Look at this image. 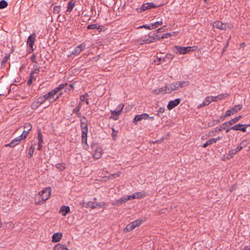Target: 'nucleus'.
I'll use <instances>...</instances> for the list:
<instances>
[{"mask_svg": "<svg viewBox=\"0 0 250 250\" xmlns=\"http://www.w3.org/2000/svg\"><path fill=\"white\" fill-rule=\"evenodd\" d=\"M243 125V127H241L240 131H242L243 132H245L246 131L247 127L248 126H250V125L245 124V125Z\"/></svg>", "mask_w": 250, "mask_h": 250, "instance_id": "09e8293b", "label": "nucleus"}, {"mask_svg": "<svg viewBox=\"0 0 250 250\" xmlns=\"http://www.w3.org/2000/svg\"><path fill=\"white\" fill-rule=\"evenodd\" d=\"M60 10V8L59 6H55L54 7V12H56L57 13H58L59 12Z\"/></svg>", "mask_w": 250, "mask_h": 250, "instance_id": "864d4df0", "label": "nucleus"}, {"mask_svg": "<svg viewBox=\"0 0 250 250\" xmlns=\"http://www.w3.org/2000/svg\"><path fill=\"white\" fill-rule=\"evenodd\" d=\"M135 195L136 196V199H141L145 197L146 194L142 192H137L135 193Z\"/></svg>", "mask_w": 250, "mask_h": 250, "instance_id": "c85d7f7f", "label": "nucleus"}, {"mask_svg": "<svg viewBox=\"0 0 250 250\" xmlns=\"http://www.w3.org/2000/svg\"><path fill=\"white\" fill-rule=\"evenodd\" d=\"M210 96H207L204 101L200 105H198L199 108H201L207 105H208L212 101Z\"/></svg>", "mask_w": 250, "mask_h": 250, "instance_id": "412c9836", "label": "nucleus"}, {"mask_svg": "<svg viewBox=\"0 0 250 250\" xmlns=\"http://www.w3.org/2000/svg\"><path fill=\"white\" fill-rule=\"evenodd\" d=\"M121 172L120 171H118V172H117L116 173L111 174L109 176V177L110 179H112V178H116L117 177H119L121 175Z\"/></svg>", "mask_w": 250, "mask_h": 250, "instance_id": "c03bdc74", "label": "nucleus"}, {"mask_svg": "<svg viewBox=\"0 0 250 250\" xmlns=\"http://www.w3.org/2000/svg\"><path fill=\"white\" fill-rule=\"evenodd\" d=\"M242 148H243V147H242V146L240 145H239V146H238L237 148L234 149H235V150H236V152H237L239 151L240 150H241Z\"/></svg>", "mask_w": 250, "mask_h": 250, "instance_id": "5fc2aeb1", "label": "nucleus"}, {"mask_svg": "<svg viewBox=\"0 0 250 250\" xmlns=\"http://www.w3.org/2000/svg\"><path fill=\"white\" fill-rule=\"evenodd\" d=\"M154 28H156L158 26L163 24L162 20L161 19L159 21H158L154 23H152Z\"/></svg>", "mask_w": 250, "mask_h": 250, "instance_id": "473e14b6", "label": "nucleus"}, {"mask_svg": "<svg viewBox=\"0 0 250 250\" xmlns=\"http://www.w3.org/2000/svg\"><path fill=\"white\" fill-rule=\"evenodd\" d=\"M62 236L61 232L55 233L52 236V241L53 242H58L60 241Z\"/></svg>", "mask_w": 250, "mask_h": 250, "instance_id": "aec40b11", "label": "nucleus"}, {"mask_svg": "<svg viewBox=\"0 0 250 250\" xmlns=\"http://www.w3.org/2000/svg\"><path fill=\"white\" fill-rule=\"evenodd\" d=\"M63 84H60L58 87L55 88L52 91L48 93V99L50 97H54L55 96L58 95L57 93L62 89L63 88Z\"/></svg>", "mask_w": 250, "mask_h": 250, "instance_id": "dca6fc26", "label": "nucleus"}, {"mask_svg": "<svg viewBox=\"0 0 250 250\" xmlns=\"http://www.w3.org/2000/svg\"><path fill=\"white\" fill-rule=\"evenodd\" d=\"M35 41V35L32 34L30 35L27 39V43L29 45V52H31L33 51V45Z\"/></svg>", "mask_w": 250, "mask_h": 250, "instance_id": "9d476101", "label": "nucleus"}, {"mask_svg": "<svg viewBox=\"0 0 250 250\" xmlns=\"http://www.w3.org/2000/svg\"><path fill=\"white\" fill-rule=\"evenodd\" d=\"M128 200L126 199V196L122 197L118 200L113 202L112 203V205L114 206H119L121 205L125 202H126Z\"/></svg>", "mask_w": 250, "mask_h": 250, "instance_id": "6ab92c4d", "label": "nucleus"}, {"mask_svg": "<svg viewBox=\"0 0 250 250\" xmlns=\"http://www.w3.org/2000/svg\"><path fill=\"white\" fill-rule=\"evenodd\" d=\"M22 140H24V139L21 135H20L13 139L9 144L6 145V146H9L12 147H15L18 145Z\"/></svg>", "mask_w": 250, "mask_h": 250, "instance_id": "9b49d317", "label": "nucleus"}, {"mask_svg": "<svg viewBox=\"0 0 250 250\" xmlns=\"http://www.w3.org/2000/svg\"><path fill=\"white\" fill-rule=\"evenodd\" d=\"M56 167L60 169L61 170L64 169L65 168V167L63 166L61 164H58Z\"/></svg>", "mask_w": 250, "mask_h": 250, "instance_id": "603ef678", "label": "nucleus"}, {"mask_svg": "<svg viewBox=\"0 0 250 250\" xmlns=\"http://www.w3.org/2000/svg\"><path fill=\"white\" fill-rule=\"evenodd\" d=\"M101 27L102 26L99 25V24H89L87 26V28L88 29H101Z\"/></svg>", "mask_w": 250, "mask_h": 250, "instance_id": "bb28decb", "label": "nucleus"}, {"mask_svg": "<svg viewBox=\"0 0 250 250\" xmlns=\"http://www.w3.org/2000/svg\"><path fill=\"white\" fill-rule=\"evenodd\" d=\"M161 36L160 35H157L156 36L155 38V41L156 40H160V39H162V38H161Z\"/></svg>", "mask_w": 250, "mask_h": 250, "instance_id": "bf43d9fd", "label": "nucleus"}, {"mask_svg": "<svg viewBox=\"0 0 250 250\" xmlns=\"http://www.w3.org/2000/svg\"><path fill=\"white\" fill-rule=\"evenodd\" d=\"M38 149L41 150L42 147V143H43L42 139V134L41 131L40 130H38Z\"/></svg>", "mask_w": 250, "mask_h": 250, "instance_id": "4be33fe9", "label": "nucleus"}, {"mask_svg": "<svg viewBox=\"0 0 250 250\" xmlns=\"http://www.w3.org/2000/svg\"><path fill=\"white\" fill-rule=\"evenodd\" d=\"M81 108V104L80 103L78 106L73 109V112L77 113L78 115H80L79 111Z\"/></svg>", "mask_w": 250, "mask_h": 250, "instance_id": "ea45409f", "label": "nucleus"}, {"mask_svg": "<svg viewBox=\"0 0 250 250\" xmlns=\"http://www.w3.org/2000/svg\"><path fill=\"white\" fill-rule=\"evenodd\" d=\"M50 189L51 188L49 187V188H48V191H49V194H48V199L49 198V196H50Z\"/></svg>", "mask_w": 250, "mask_h": 250, "instance_id": "680f3d73", "label": "nucleus"}, {"mask_svg": "<svg viewBox=\"0 0 250 250\" xmlns=\"http://www.w3.org/2000/svg\"><path fill=\"white\" fill-rule=\"evenodd\" d=\"M35 145L34 144L32 145H31V146L29 149L28 154L30 155V157H31L33 156V154L34 151V149H35Z\"/></svg>", "mask_w": 250, "mask_h": 250, "instance_id": "e433bc0d", "label": "nucleus"}, {"mask_svg": "<svg viewBox=\"0 0 250 250\" xmlns=\"http://www.w3.org/2000/svg\"><path fill=\"white\" fill-rule=\"evenodd\" d=\"M142 223V220H136L134 221L131 222V224L133 225V227L135 228L136 227L140 226Z\"/></svg>", "mask_w": 250, "mask_h": 250, "instance_id": "2f4dec72", "label": "nucleus"}, {"mask_svg": "<svg viewBox=\"0 0 250 250\" xmlns=\"http://www.w3.org/2000/svg\"><path fill=\"white\" fill-rule=\"evenodd\" d=\"M83 206L85 208H95L97 207L101 208L105 205V203L104 202L99 203V202H93L92 201H90L86 203H83Z\"/></svg>", "mask_w": 250, "mask_h": 250, "instance_id": "6e6552de", "label": "nucleus"}, {"mask_svg": "<svg viewBox=\"0 0 250 250\" xmlns=\"http://www.w3.org/2000/svg\"><path fill=\"white\" fill-rule=\"evenodd\" d=\"M214 143V140L213 138L210 139L208 140L203 146V147H206L208 146L211 145Z\"/></svg>", "mask_w": 250, "mask_h": 250, "instance_id": "c756f323", "label": "nucleus"}, {"mask_svg": "<svg viewBox=\"0 0 250 250\" xmlns=\"http://www.w3.org/2000/svg\"><path fill=\"white\" fill-rule=\"evenodd\" d=\"M142 27H144V28L148 29L149 30H151V29L154 28L152 23L150 25H145L140 26V28H142Z\"/></svg>", "mask_w": 250, "mask_h": 250, "instance_id": "49530a36", "label": "nucleus"}, {"mask_svg": "<svg viewBox=\"0 0 250 250\" xmlns=\"http://www.w3.org/2000/svg\"><path fill=\"white\" fill-rule=\"evenodd\" d=\"M222 130V126H221L219 128L216 127V128H215L214 132H217L218 131H221Z\"/></svg>", "mask_w": 250, "mask_h": 250, "instance_id": "6e6d98bb", "label": "nucleus"}, {"mask_svg": "<svg viewBox=\"0 0 250 250\" xmlns=\"http://www.w3.org/2000/svg\"><path fill=\"white\" fill-rule=\"evenodd\" d=\"M149 118V115L147 113H143L140 115H137L135 116L134 118V121L133 122L135 124H137L136 122L140 121L142 120H146Z\"/></svg>", "mask_w": 250, "mask_h": 250, "instance_id": "f8f14e48", "label": "nucleus"}, {"mask_svg": "<svg viewBox=\"0 0 250 250\" xmlns=\"http://www.w3.org/2000/svg\"><path fill=\"white\" fill-rule=\"evenodd\" d=\"M162 32V28H160L158 29H157V33H160V32Z\"/></svg>", "mask_w": 250, "mask_h": 250, "instance_id": "e2e57ef3", "label": "nucleus"}, {"mask_svg": "<svg viewBox=\"0 0 250 250\" xmlns=\"http://www.w3.org/2000/svg\"><path fill=\"white\" fill-rule=\"evenodd\" d=\"M211 97V101L212 102H217L218 100V97H217V96H210Z\"/></svg>", "mask_w": 250, "mask_h": 250, "instance_id": "3c124183", "label": "nucleus"}, {"mask_svg": "<svg viewBox=\"0 0 250 250\" xmlns=\"http://www.w3.org/2000/svg\"><path fill=\"white\" fill-rule=\"evenodd\" d=\"M45 189H43L42 191L40 192L39 193V195L36 197V198H38L39 200L41 198L42 199V202H43V201H45V200H47V198H45V199H44L42 197V194L45 192Z\"/></svg>", "mask_w": 250, "mask_h": 250, "instance_id": "7c9ffc66", "label": "nucleus"}, {"mask_svg": "<svg viewBox=\"0 0 250 250\" xmlns=\"http://www.w3.org/2000/svg\"><path fill=\"white\" fill-rule=\"evenodd\" d=\"M39 73V70L36 69L34 71H32L30 73V78L33 79V80H35L36 78L37 77Z\"/></svg>", "mask_w": 250, "mask_h": 250, "instance_id": "cd10ccee", "label": "nucleus"}, {"mask_svg": "<svg viewBox=\"0 0 250 250\" xmlns=\"http://www.w3.org/2000/svg\"><path fill=\"white\" fill-rule=\"evenodd\" d=\"M75 0H70L67 5V11L68 12H71L75 5Z\"/></svg>", "mask_w": 250, "mask_h": 250, "instance_id": "5701e85b", "label": "nucleus"}, {"mask_svg": "<svg viewBox=\"0 0 250 250\" xmlns=\"http://www.w3.org/2000/svg\"><path fill=\"white\" fill-rule=\"evenodd\" d=\"M103 153V150L102 147H98L94 151L93 156L94 158L98 159L102 157Z\"/></svg>", "mask_w": 250, "mask_h": 250, "instance_id": "a211bd4d", "label": "nucleus"}, {"mask_svg": "<svg viewBox=\"0 0 250 250\" xmlns=\"http://www.w3.org/2000/svg\"><path fill=\"white\" fill-rule=\"evenodd\" d=\"M126 199L128 200H131L134 199H136V196L135 195V193L132 194V195L126 196Z\"/></svg>", "mask_w": 250, "mask_h": 250, "instance_id": "8fccbe9b", "label": "nucleus"}, {"mask_svg": "<svg viewBox=\"0 0 250 250\" xmlns=\"http://www.w3.org/2000/svg\"><path fill=\"white\" fill-rule=\"evenodd\" d=\"M174 33H166L164 34L163 35L161 36V38L162 39H165V38H168L172 36V34H174Z\"/></svg>", "mask_w": 250, "mask_h": 250, "instance_id": "58836bf2", "label": "nucleus"}, {"mask_svg": "<svg viewBox=\"0 0 250 250\" xmlns=\"http://www.w3.org/2000/svg\"><path fill=\"white\" fill-rule=\"evenodd\" d=\"M7 6V2L4 0H2L0 1V9H3Z\"/></svg>", "mask_w": 250, "mask_h": 250, "instance_id": "c9c22d12", "label": "nucleus"}, {"mask_svg": "<svg viewBox=\"0 0 250 250\" xmlns=\"http://www.w3.org/2000/svg\"><path fill=\"white\" fill-rule=\"evenodd\" d=\"M189 85V82L188 81H181L174 82L170 84H167L163 87L158 89V92H164L165 93H170L173 91L178 90L179 89L187 86ZM157 91L156 90V92Z\"/></svg>", "mask_w": 250, "mask_h": 250, "instance_id": "f257e3e1", "label": "nucleus"}, {"mask_svg": "<svg viewBox=\"0 0 250 250\" xmlns=\"http://www.w3.org/2000/svg\"><path fill=\"white\" fill-rule=\"evenodd\" d=\"M222 128L223 129H227L228 128H229V124L228 123V122H225L224 124L222 125Z\"/></svg>", "mask_w": 250, "mask_h": 250, "instance_id": "37998d69", "label": "nucleus"}, {"mask_svg": "<svg viewBox=\"0 0 250 250\" xmlns=\"http://www.w3.org/2000/svg\"><path fill=\"white\" fill-rule=\"evenodd\" d=\"M165 111V109L164 108H160L159 109V111L158 112H164Z\"/></svg>", "mask_w": 250, "mask_h": 250, "instance_id": "052dcab7", "label": "nucleus"}, {"mask_svg": "<svg viewBox=\"0 0 250 250\" xmlns=\"http://www.w3.org/2000/svg\"><path fill=\"white\" fill-rule=\"evenodd\" d=\"M204 1H205V2H207V1H208V0H204Z\"/></svg>", "mask_w": 250, "mask_h": 250, "instance_id": "774afa93", "label": "nucleus"}, {"mask_svg": "<svg viewBox=\"0 0 250 250\" xmlns=\"http://www.w3.org/2000/svg\"><path fill=\"white\" fill-rule=\"evenodd\" d=\"M195 50L196 48H194V47L191 46L182 47L180 46H175L173 48V51L177 54H186Z\"/></svg>", "mask_w": 250, "mask_h": 250, "instance_id": "7ed1b4c3", "label": "nucleus"}, {"mask_svg": "<svg viewBox=\"0 0 250 250\" xmlns=\"http://www.w3.org/2000/svg\"><path fill=\"white\" fill-rule=\"evenodd\" d=\"M248 144H249L248 141L247 140H245L243 141L242 142H241L240 145L243 148V147L246 146L248 145Z\"/></svg>", "mask_w": 250, "mask_h": 250, "instance_id": "de8ad7c7", "label": "nucleus"}, {"mask_svg": "<svg viewBox=\"0 0 250 250\" xmlns=\"http://www.w3.org/2000/svg\"><path fill=\"white\" fill-rule=\"evenodd\" d=\"M32 126L30 124L26 123L24 126V130L21 134L22 137L25 139L28 136L29 131L31 130Z\"/></svg>", "mask_w": 250, "mask_h": 250, "instance_id": "ddd939ff", "label": "nucleus"}, {"mask_svg": "<svg viewBox=\"0 0 250 250\" xmlns=\"http://www.w3.org/2000/svg\"><path fill=\"white\" fill-rule=\"evenodd\" d=\"M242 118V116L240 115L238 117H236L233 119H232L231 120L228 121V123L229 124V125H232L233 124L236 123L238 122V121Z\"/></svg>", "mask_w": 250, "mask_h": 250, "instance_id": "a878e982", "label": "nucleus"}, {"mask_svg": "<svg viewBox=\"0 0 250 250\" xmlns=\"http://www.w3.org/2000/svg\"><path fill=\"white\" fill-rule=\"evenodd\" d=\"M54 250H69L64 245L59 243L55 245Z\"/></svg>", "mask_w": 250, "mask_h": 250, "instance_id": "393cba45", "label": "nucleus"}, {"mask_svg": "<svg viewBox=\"0 0 250 250\" xmlns=\"http://www.w3.org/2000/svg\"><path fill=\"white\" fill-rule=\"evenodd\" d=\"M42 98H39L38 99V103H40V104H41L42 102Z\"/></svg>", "mask_w": 250, "mask_h": 250, "instance_id": "0e129e2a", "label": "nucleus"}, {"mask_svg": "<svg viewBox=\"0 0 250 250\" xmlns=\"http://www.w3.org/2000/svg\"><path fill=\"white\" fill-rule=\"evenodd\" d=\"M157 7L156 5L153 2L146 3L143 4L141 7L138 9L139 12H142L147 9L155 8Z\"/></svg>", "mask_w": 250, "mask_h": 250, "instance_id": "1a4fd4ad", "label": "nucleus"}, {"mask_svg": "<svg viewBox=\"0 0 250 250\" xmlns=\"http://www.w3.org/2000/svg\"><path fill=\"white\" fill-rule=\"evenodd\" d=\"M86 47V44L84 42L81 43L80 45L76 46L72 52V54L75 55H78Z\"/></svg>", "mask_w": 250, "mask_h": 250, "instance_id": "4468645a", "label": "nucleus"}, {"mask_svg": "<svg viewBox=\"0 0 250 250\" xmlns=\"http://www.w3.org/2000/svg\"><path fill=\"white\" fill-rule=\"evenodd\" d=\"M70 208L67 206H62L59 210V213L62 216H66L67 213L70 212Z\"/></svg>", "mask_w": 250, "mask_h": 250, "instance_id": "f3484780", "label": "nucleus"}, {"mask_svg": "<svg viewBox=\"0 0 250 250\" xmlns=\"http://www.w3.org/2000/svg\"><path fill=\"white\" fill-rule=\"evenodd\" d=\"M229 95L228 93L220 94L217 96L218 99V100H221L225 98L226 97H227L228 96H229Z\"/></svg>", "mask_w": 250, "mask_h": 250, "instance_id": "a19ab883", "label": "nucleus"}, {"mask_svg": "<svg viewBox=\"0 0 250 250\" xmlns=\"http://www.w3.org/2000/svg\"><path fill=\"white\" fill-rule=\"evenodd\" d=\"M124 107V105L121 104L118 105V106L115 110H111V115L110 116V118L113 119L114 120H118Z\"/></svg>", "mask_w": 250, "mask_h": 250, "instance_id": "20e7f679", "label": "nucleus"}, {"mask_svg": "<svg viewBox=\"0 0 250 250\" xmlns=\"http://www.w3.org/2000/svg\"><path fill=\"white\" fill-rule=\"evenodd\" d=\"M88 96V95L87 94H84L83 95L81 96V97H80L81 101L82 102L85 101V102L86 103V104H88L89 103H88V99H87V97Z\"/></svg>", "mask_w": 250, "mask_h": 250, "instance_id": "72a5a7b5", "label": "nucleus"}, {"mask_svg": "<svg viewBox=\"0 0 250 250\" xmlns=\"http://www.w3.org/2000/svg\"><path fill=\"white\" fill-rule=\"evenodd\" d=\"M87 120L83 117L81 120V127L82 130V143H84L83 147L86 149L88 146L87 144V137L88 132Z\"/></svg>", "mask_w": 250, "mask_h": 250, "instance_id": "f03ea898", "label": "nucleus"}, {"mask_svg": "<svg viewBox=\"0 0 250 250\" xmlns=\"http://www.w3.org/2000/svg\"><path fill=\"white\" fill-rule=\"evenodd\" d=\"M214 140V143H215L217 141L220 140L221 139H222V137L219 136L217 138H213Z\"/></svg>", "mask_w": 250, "mask_h": 250, "instance_id": "4d7b16f0", "label": "nucleus"}, {"mask_svg": "<svg viewBox=\"0 0 250 250\" xmlns=\"http://www.w3.org/2000/svg\"><path fill=\"white\" fill-rule=\"evenodd\" d=\"M112 133L111 135H112V139L113 140H115L116 139L117 136L118 131L115 130L114 128H112Z\"/></svg>", "mask_w": 250, "mask_h": 250, "instance_id": "4c0bfd02", "label": "nucleus"}, {"mask_svg": "<svg viewBox=\"0 0 250 250\" xmlns=\"http://www.w3.org/2000/svg\"><path fill=\"white\" fill-rule=\"evenodd\" d=\"M213 26L214 27L221 30H226L228 28L231 29L233 28V25H230L229 23H224L220 21L214 22L213 23Z\"/></svg>", "mask_w": 250, "mask_h": 250, "instance_id": "0eeeda50", "label": "nucleus"}, {"mask_svg": "<svg viewBox=\"0 0 250 250\" xmlns=\"http://www.w3.org/2000/svg\"><path fill=\"white\" fill-rule=\"evenodd\" d=\"M33 80V79H31V78H30L27 82V84L28 85H30L32 83Z\"/></svg>", "mask_w": 250, "mask_h": 250, "instance_id": "13d9d810", "label": "nucleus"}, {"mask_svg": "<svg viewBox=\"0 0 250 250\" xmlns=\"http://www.w3.org/2000/svg\"><path fill=\"white\" fill-rule=\"evenodd\" d=\"M242 124H237L232 127H231L230 128H228L227 130H226V132H229L230 129H232L234 130H240V128L241 127H243Z\"/></svg>", "mask_w": 250, "mask_h": 250, "instance_id": "b1692460", "label": "nucleus"}, {"mask_svg": "<svg viewBox=\"0 0 250 250\" xmlns=\"http://www.w3.org/2000/svg\"><path fill=\"white\" fill-rule=\"evenodd\" d=\"M59 97V95H57V96H55L54 97H50L49 98V99H48V101L50 102V103H52L54 101H55L56 100H57V99H58Z\"/></svg>", "mask_w": 250, "mask_h": 250, "instance_id": "79ce46f5", "label": "nucleus"}, {"mask_svg": "<svg viewBox=\"0 0 250 250\" xmlns=\"http://www.w3.org/2000/svg\"><path fill=\"white\" fill-rule=\"evenodd\" d=\"M44 98L45 100L47 99V96L46 95H44Z\"/></svg>", "mask_w": 250, "mask_h": 250, "instance_id": "338daca9", "label": "nucleus"}, {"mask_svg": "<svg viewBox=\"0 0 250 250\" xmlns=\"http://www.w3.org/2000/svg\"><path fill=\"white\" fill-rule=\"evenodd\" d=\"M148 119H151V120H153L154 119V117H153V116H152V117H149V116Z\"/></svg>", "mask_w": 250, "mask_h": 250, "instance_id": "69168bd1", "label": "nucleus"}, {"mask_svg": "<svg viewBox=\"0 0 250 250\" xmlns=\"http://www.w3.org/2000/svg\"><path fill=\"white\" fill-rule=\"evenodd\" d=\"M236 150L234 149H231L229 151V155L230 156V158H232L234 155L236 153Z\"/></svg>", "mask_w": 250, "mask_h": 250, "instance_id": "a18cd8bd", "label": "nucleus"}, {"mask_svg": "<svg viewBox=\"0 0 250 250\" xmlns=\"http://www.w3.org/2000/svg\"><path fill=\"white\" fill-rule=\"evenodd\" d=\"M181 102V99L179 98L176 99L174 100L170 101L169 102L167 107L169 110H171L178 105Z\"/></svg>", "mask_w": 250, "mask_h": 250, "instance_id": "2eb2a0df", "label": "nucleus"}, {"mask_svg": "<svg viewBox=\"0 0 250 250\" xmlns=\"http://www.w3.org/2000/svg\"><path fill=\"white\" fill-rule=\"evenodd\" d=\"M155 41V37L151 36L150 34H149L148 36L143 37L137 40V42L140 44L149 43Z\"/></svg>", "mask_w": 250, "mask_h": 250, "instance_id": "39448f33", "label": "nucleus"}, {"mask_svg": "<svg viewBox=\"0 0 250 250\" xmlns=\"http://www.w3.org/2000/svg\"><path fill=\"white\" fill-rule=\"evenodd\" d=\"M134 229H135V228L133 227V226L131 224V223H130L129 224L127 225L126 226L125 229L126 230V231L128 232V231L132 230Z\"/></svg>", "mask_w": 250, "mask_h": 250, "instance_id": "f704fd0d", "label": "nucleus"}, {"mask_svg": "<svg viewBox=\"0 0 250 250\" xmlns=\"http://www.w3.org/2000/svg\"><path fill=\"white\" fill-rule=\"evenodd\" d=\"M242 107L243 105L242 104H237L235 105L233 108L226 111L225 114L224 116V118L235 114L239 111Z\"/></svg>", "mask_w": 250, "mask_h": 250, "instance_id": "423d86ee", "label": "nucleus"}]
</instances>
